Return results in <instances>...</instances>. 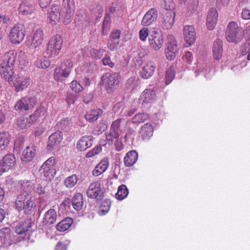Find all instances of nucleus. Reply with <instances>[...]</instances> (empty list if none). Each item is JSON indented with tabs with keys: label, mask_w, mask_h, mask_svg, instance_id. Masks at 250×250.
Instances as JSON below:
<instances>
[{
	"label": "nucleus",
	"mask_w": 250,
	"mask_h": 250,
	"mask_svg": "<svg viewBox=\"0 0 250 250\" xmlns=\"http://www.w3.org/2000/svg\"><path fill=\"white\" fill-rule=\"evenodd\" d=\"M48 15L49 22L52 25H55L59 22L61 17L59 6L57 5H52Z\"/></svg>",
	"instance_id": "bb28decb"
},
{
	"label": "nucleus",
	"mask_w": 250,
	"mask_h": 250,
	"mask_svg": "<svg viewBox=\"0 0 250 250\" xmlns=\"http://www.w3.org/2000/svg\"><path fill=\"white\" fill-rule=\"evenodd\" d=\"M82 70L84 74L83 82L85 84H89V74H91L93 71V69H92V66L90 64H85L82 67Z\"/></svg>",
	"instance_id": "a19ab883"
},
{
	"label": "nucleus",
	"mask_w": 250,
	"mask_h": 250,
	"mask_svg": "<svg viewBox=\"0 0 250 250\" xmlns=\"http://www.w3.org/2000/svg\"><path fill=\"white\" fill-rule=\"evenodd\" d=\"M57 219L56 211L53 209H50L46 211L43 217V224L46 227L54 224Z\"/></svg>",
	"instance_id": "c756f323"
},
{
	"label": "nucleus",
	"mask_w": 250,
	"mask_h": 250,
	"mask_svg": "<svg viewBox=\"0 0 250 250\" xmlns=\"http://www.w3.org/2000/svg\"><path fill=\"white\" fill-rule=\"evenodd\" d=\"M32 187L31 181L23 182L21 188L25 192L19 195L16 201V208L19 211L24 210L26 214H30L36 209L35 198L31 195L27 193Z\"/></svg>",
	"instance_id": "f257e3e1"
},
{
	"label": "nucleus",
	"mask_w": 250,
	"mask_h": 250,
	"mask_svg": "<svg viewBox=\"0 0 250 250\" xmlns=\"http://www.w3.org/2000/svg\"><path fill=\"white\" fill-rule=\"evenodd\" d=\"M62 139V134L61 132L57 131L51 134L49 137L47 145L48 150L52 151L58 148Z\"/></svg>",
	"instance_id": "412c9836"
},
{
	"label": "nucleus",
	"mask_w": 250,
	"mask_h": 250,
	"mask_svg": "<svg viewBox=\"0 0 250 250\" xmlns=\"http://www.w3.org/2000/svg\"><path fill=\"white\" fill-rule=\"evenodd\" d=\"M43 39V31L41 29H37L34 31L32 35L27 38L26 44L30 49H35L42 44Z\"/></svg>",
	"instance_id": "9d476101"
},
{
	"label": "nucleus",
	"mask_w": 250,
	"mask_h": 250,
	"mask_svg": "<svg viewBox=\"0 0 250 250\" xmlns=\"http://www.w3.org/2000/svg\"><path fill=\"white\" fill-rule=\"evenodd\" d=\"M31 117H21L17 120V125L21 129H24L30 127L33 123Z\"/></svg>",
	"instance_id": "ea45409f"
},
{
	"label": "nucleus",
	"mask_w": 250,
	"mask_h": 250,
	"mask_svg": "<svg viewBox=\"0 0 250 250\" xmlns=\"http://www.w3.org/2000/svg\"><path fill=\"white\" fill-rule=\"evenodd\" d=\"M9 143L8 134L5 132L0 133V151L6 148Z\"/></svg>",
	"instance_id": "49530a36"
},
{
	"label": "nucleus",
	"mask_w": 250,
	"mask_h": 250,
	"mask_svg": "<svg viewBox=\"0 0 250 250\" xmlns=\"http://www.w3.org/2000/svg\"><path fill=\"white\" fill-rule=\"evenodd\" d=\"M38 102L37 98L34 96H26L18 101L15 105L17 111H26L33 108Z\"/></svg>",
	"instance_id": "9b49d317"
},
{
	"label": "nucleus",
	"mask_w": 250,
	"mask_h": 250,
	"mask_svg": "<svg viewBox=\"0 0 250 250\" xmlns=\"http://www.w3.org/2000/svg\"><path fill=\"white\" fill-rule=\"evenodd\" d=\"M239 27L235 21L229 23L226 31L227 40L230 42L237 43L241 41L242 37L239 34Z\"/></svg>",
	"instance_id": "6e6552de"
},
{
	"label": "nucleus",
	"mask_w": 250,
	"mask_h": 250,
	"mask_svg": "<svg viewBox=\"0 0 250 250\" xmlns=\"http://www.w3.org/2000/svg\"><path fill=\"white\" fill-rule=\"evenodd\" d=\"M34 10V6L28 1L22 2L19 8V13L22 15L31 14Z\"/></svg>",
	"instance_id": "4c0bfd02"
},
{
	"label": "nucleus",
	"mask_w": 250,
	"mask_h": 250,
	"mask_svg": "<svg viewBox=\"0 0 250 250\" xmlns=\"http://www.w3.org/2000/svg\"><path fill=\"white\" fill-rule=\"evenodd\" d=\"M70 87L72 91L75 93H79L83 91V86L77 81L74 80L70 83Z\"/></svg>",
	"instance_id": "13d9d810"
},
{
	"label": "nucleus",
	"mask_w": 250,
	"mask_h": 250,
	"mask_svg": "<svg viewBox=\"0 0 250 250\" xmlns=\"http://www.w3.org/2000/svg\"><path fill=\"white\" fill-rule=\"evenodd\" d=\"M46 112L45 107L43 106H40L30 116L31 119H32L33 123L43 118L45 116Z\"/></svg>",
	"instance_id": "c9c22d12"
},
{
	"label": "nucleus",
	"mask_w": 250,
	"mask_h": 250,
	"mask_svg": "<svg viewBox=\"0 0 250 250\" xmlns=\"http://www.w3.org/2000/svg\"><path fill=\"white\" fill-rule=\"evenodd\" d=\"M175 71L173 67H169L166 71L165 83L169 84L175 78Z\"/></svg>",
	"instance_id": "864d4df0"
},
{
	"label": "nucleus",
	"mask_w": 250,
	"mask_h": 250,
	"mask_svg": "<svg viewBox=\"0 0 250 250\" xmlns=\"http://www.w3.org/2000/svg\"><path fill=\"white\" fill-rule=\"evenodd\" d=\"M21 240V237H17V235H12L8 228H4L0 230V248H7Z\"/></svg>",
	"instance_id": "20e7f679"
},
{
	"label": "nucleus",
	"mask_w": 250,
	"mask_h": 250,
	"mask_svg": "<svg viewBox=\"0 0 250 250\" xmlns=\"http://www.w3.org/2000/svg\"><path fill=\"white\" fill-rule=\"evenodd\" d=\"M87 196L92 199H99L103 196V191L101 184L98 181L91 183L87 190Z\"/></svg>",
	"instance_id": "dca6fc26"
},
{
	"label": "nucleus",
	"mask_w": 250,
	"mask_h": 250,
	"mask_svg": "<svg viewBox=\"0 0 250 250\" xmlns=\"http://www.w3.org/2000/svg\"><path fill=\"white\" fill-rule=\"evenodd\" d=\"M73 221L71 218H66L59 223L56 226L57 229L61 232L67 230L72 225Z\"/></svg>",
	"instance_id": "e433bc0d"
},
{
	"label": "nucleus",
	"mask_w": 250,
	"mask_h": 250,
	"mask_svg": "<svg viewBox=\"0 0 250 250\" xmlns=\"http://www.w3.org/2000/svg\"><path fill=\"white\" fill-rule=\"evenodd\" d=\"M62 39L59 35L52 37L49 41L45 52L50 58H54L60 53L62 45Z\"/></svg>",
	"instance_id": "7ed1b4c3"
},
{
	"label": "nucleus",
	"mask_w": 250,
	"mask_h": 250,
	"mask_svg": "<svg viewBox=\"0 0 250 250\" xmlns=\"http://www.w3.org/2000/svg\"><path fill=\"white\" fill-rule=\"evenodd\" d=\"M109 167L108 159L107 158L103 159L96 166L92 171L94 176H98L104 172Z\"/></svg>",
	"instance_id": "c85d7f7f"
},
{
	"label": "nucleus",
	"mask_w": 250,
	"mask_h": 250,
	"mask_svg": "<svg viewBox=\"0 0 250 250\" xmlns=\"http://www.w3.org/2000/svg\"><path fill=\"white\" fill-rule=\"evenodd\" d=\"M102 62L104 65H108L110 67H113L114 66V63L111 62L109 55L107 54H106L103 59Z\"/></svg>",
	"instance_id": "0e129e2a"
},
{
	"label": "nucleus",
	"mask_w": 250,
	"mask_h": 250,
	"mask_svg": "<svg viewBox=\"0 0 250 250\" xmlns=\"http://www.w3.org/2000/svg\"><path fill=\"white\" fill-rule=\"evenodd\" d=\"M102 150V148L100 146H96L91 150L89 151L86 154V158H91L98 154Z\"/></svg>",
	"instance_id": "052dcab7"
},
{
	"label": "nucleus",
	"mask_w": 250,
	"mask_h": 250,
	"mask_svg": "<svg viewBox=\"0 0 250 250\" xmlns=\"http://www.w3.org/2000/svg\"><path fill=\"white\" fill-rule=\"evenodd\" d=\"M148 118V116L147 114L138 113L136 114L131 119V122L133 123H140L144 122Z\"/></svg>",
	"instance_id": "603ef678"
},
{
	"label": "nucleus",
	"mask_w": 250,
	"mask_h": 250,
	"mask_svg": "<svg viewBox=\"0 0 250 250\" xmlns=\"http://www.w3.org/2000/svg\"><path fill=\"white\" fill-rule=\"evenodd\" d=\"M55 159L53 157H51L44 162L41 168L44 169H55Z\"/></svg>",
	"instance_id": "8fccbe9b"
},
{
	"label": "nucleus",
	"mask_w": 250,
	"mask_h": 250,
	"mask_svg": "<svg viewBox=\"0 0 250 250\" xmlns=\"http://www.w3.org/2000/svg\"><path fill=\"white\" fill-rule=\"evenodd\" d=\"M128 194V190L125 185H120L118 188V191L116 194L117 199L122 200L125 198Z\"/></svg>",
	"instance_id": "79ce46f5"
},
{
	"label": "nucleus",
	"mask_w": 250,
	"mask_h": 250,
	"mask_svg": "<svg viewBox=\"0 0 250 250\" xmlns=\"http://www.w3.org/2000/svg\"><path fill=\"white\" fill-rule=\"evenodd\" d=\"M105 52V50L104 49H96L92 48L90 50V54L93 58L100 59Z\"/></svg>",
	"instance_id": "4d7b16f0"
},
{
	"label": "nucleus",
	"mask_w": 250,
	"mask_h": 250,
	"mask_svg": "<svg viewBox=\"0 0 250 250\" xmlns=\"http://www.w3.org/2000/svg\"><path fill=\"white\" fill-rule=\"evenodd\" d=\"M25 28L22 24H16L10 29L9 38L11 42L14 44L21 43L25 37Z\"/></svg>",
	"instance_id": "423d86ee"
},
{
	"label": "nucleus",
	"mask_w": 250,
	"mask_h": 250,
	"mask_svg": "<svg viewBox=\"0 0 250 250\" xmlns=\"http://www.w3.org/2000/svg\"><path fill=\"white\" fill-rule=\"evenodd\" d=\"M40 171L41 174H43L44 177L46 178V180H50L52 178L55 173L56 170L55 169H42V168H40Z\"/></svg>",
	"instance_id": "5fc2aeb1"
},
{
	"label": "nucleus",
	"mask_w": 250,
	"mask_h": 250,
	"mask_svg": "<svg viewBox=\"0 0 250 250\" xmlns=\"http://www.w3.org/2000/svg\"><path fill=\"white\" fill-rule=\"evenodd\" d=\"M72 202V206L75 210L77 211L81 210L83 204L82 194L80 193H76L73 197Z\"/></svg>",
	"instance_id": "f704fd0d"
},
{
	"label": "nucleus",
	"mask_w": 250,
	"mask_h": 250,
	"mask_svg": "<svg viewBox=\"0 0 250 250\" xmlns=\"http://www.w3.org/2000/svg\"><path fill=\"white\" fill-rule=\"evenodd\" d=\"M183 34L184 41L187 46L193 45L196 39V34L194 27L191 25L184 26Z\"/></svg>",
	"instance_id": "2eb2a0df"
},
{
	"label": "nucleus",
	"mask_w": 250,
	"mask_h": 250,
	"mask_svg": "<svg viewBox=\"0 0 250 250\" xmlns=\"http://www.w3.org/2000/svg\"><path fill=\"white\" fill-rule=\"evenodd\" d=\"M62 16H64L63 22L65 24L69 23L73 16L75 10L74 0H63Z\"/></svg>",
	"instance_id": "ddd939ff"
},
{
	"label": "nucleus",
	"mask_w": 250,
	"mask_h": 250,
	"mask_svg": "<svg viewBox=\"0 0 250 250\" xmlns=\"http://www.w3.org/2000/svg\"><path fill=\"white\" fill-rule=\"evenodd\" d=\"M218 13L216 9L211 8L208 11L207 17L206 25L209 30H213L218 21Z\"/></svg>",
	"instance_id": "b1692460"
},
{
	"label": "nucleus",
	"mask_w": 250,
	"mask_h": 250,
	"mask_svg": "<svg viewBox=\"0 0 250 250\" xmlns=\"http://www.w3.org/2000/svg\"><path fill=\"white\" fill-rule=\"evenodd\" d=\"M36 154V148L34 145H30L26 147L22 152L21 159L26 162H30Z\"/></svg>",
	"instance_id": "cd10ccee"
},
{
	"label": "nucleus",
	"mask_w": 250,
	"mask_h": 250,
	"mask_svg": "<svg viewBox=\"0 0 250 250\" xmlns=\"http://www.w3.org/2000/svg\"><path fill=\"white\" fill-rule=\"evenodd\" d=\"M138 158V153L135 150H131L127 152L124 158L125 165L126 167H131L134 165Z\"/></svg>",
	"instance_id": "7c9ffc66"
},
{
	"label": "nucleus",
	"mask_w": 250,
	"mask_h": 250,
	"mask_svg": "<svg viewBox=\"0 0 250 250\" xmlns=\"http://www.w3.org/2000/svg\"><path fill=\"white\" fill-rule=\"evenodd\" d=\"M250 51V39L242 46L241 48V53L243 55L249 54Z\"/></svg>",
	"instance_id": "e2e57ef3"
},
{
	"label": "nucleus",
	"mask_w": 250,
	"mask_h": 250,
	"mask_svg": "<svg viewBox=\"0 0 250 250\" xmlns=\"http://www.w3.org/2000/svg\"><path fill=\"white\" fill-rule=\"evenodd\" d=\"M155 63L152 61L144 62L140 72L141 77L144 79H147L151 77L155 72Z\"/></svg>",
	"instance_id": "a211bd4d"
},
{
	"label": "nucleus",
	"mask_w": 250,
	"mask_h": 250,
	"mask_svg": "<svg viewBox=\"0 0 250 250\" xmlns=\"http://www.w3.org/2000/svg\"><path fill=\"white\" fill-rule=\"evenodd\" d=\"M153 128L149 123L144 124L140 131V135L144 140L149 139L153 135Z\"/></svg>",
	"instance_id": "473e14b6"
},
{
	"label": "nucleus",
	"mask_w": 250,
	"mask_h": 250,
	"mask_svg": "<svg viewBox=\"0 0 250 250\" xmlns=\"http://www.w3.org/2000/svg\"><path fill=\"white\" fill-rule=\"evenodd\" d=\"M15 162L16 158L14 155L10 154L5 155L0 161V176L12 168Z\"/></svg>",
	"instance_id": "aec40b11"
},
{
	"label": "nucleus",
	"mask_w": 250,
	"mask_h": 250,
	"mask_svg": "<svg viewBox=\"0 0 250 250\" xmlns=\"http://www.w3.org/2000/svg\"><path fill=\"white\" fill-rule=\"evenodd\" d=\"M156 99V94L153 88L145 89L141 94L139 102L144 106L146 104L153 103Z\"/></svg>",
	"instance_id": "6ab92c4d"
},
{
	"label": "nucleus",
	"mask_w": 250,
	"mask_h": 250,
	"mask_svg": "<svg viewBox=\"0 0 250 250\" xmlns=\"http://www.w3.org/2000/svg\"><path fill=\"white\" fill-rule=\"evenodd\" d=\"M149 35V32L147 27H143L139 31V38L142 41H146Z\"/></svg>",
	"instance_id": "bf43d9fd"
},
{
	"label": "nucleus",
	"mask_w": 250,
	"mask_h": 250,
	"mask_svg": "<svg viewBox=\"0 0 250 250\" xmlns=\"http://www.w3.org/2000/svg\"><path fill=\"white\" fill-rule=\"evenodd\" d=\"M178 47L177 41L175 39L172 38L168 43L167 48L165 50L167 59L170 61L174 60L178 53Z\"/></svg>",
	"instance_id": "4be33fe9"
},
{
	"label": "nucleus",
	"mask_w": 250,
	"mask_h": 250,
	"mask_svg": "<svg viewBox=\"0 0 250 250\" xmlns=\"http://www.w3.org/2000/svg\"><path fill=\"white\" fill-rule=\"evenodd\" d=\"M93 137L91 135L82 136L77 143V148L80 151H85L93 144Z\"/></svg>",
	"instance_id": "5701e85b"
},
{
	"label": "nucleus",
	"mask_w": 250,
	"mask_h": 250,
	"mask_svg": "<svg viewBox=\"0 0 250 250\" xmlns=\"http://www.w3.org/2000/svg\"><path fill=\"white\" fill-rule=\"evenodd\" d=\"M161 6L167 12L174 11L175 3L173 0H162Z\"/></svg>",
	"instance_id": "de8ad7c7"
},
{
	"label": "nucleus",
	"mask_w": 250,
	"mask_h": 250,
	"mask_svg": "<svg viewBox=\"0 0 250 250\" xmlns=\"http://www.w3.org/2000/svg\"><path fill=\"white\" fill-rule=\"evenodd\" d=\"M175 15V11L167 12L163 14L160 21V27L164 30L172 28L174 23Z\"/></svg>",
	"instance_id": "f3484780"
},
{
	"label": "nucleus",
	"mask_w": 250,
	"mask_h": 250,
	"mask_svg": "<svg viewBox=\"0 0 250 250\" xmlns=\"http://www.w3.org/2000/svg\"><path fill=\"white\" fill-rule=\"evenodd\" d=\"M181 4H185L187 2L186 6L189 11H194L198 5V0H178Z\"/></svg>",
	"instance_id": "a18cd8bd"
},
{
	"label": "nucleus",
	"mask_w": 250,
	"mask_h": 250,
	"mask_svg": "<svg viewBox=\"0 0 250 250\" xmlns=\"http://www.w3.org/2000/svg\"><path fill=\"white\" fill-rule=\"evenodd\" d=\"M102 113L103 111L100 109L90 110L86 113L84 117L87 121L93 122L96 121Z\"/></svg>",
	"instance_id": "72a5a7b5"
},
{
	"label": "nucleus",
	"mask_w": 250,
	"mask_h": 250,
	"mask_svg": "<svg viewBox=\"0 0 250 250\" xmlns=\"http://www.w3.org/2000/svg\"><path fill=\"white\" fill-rule=\"evenodd\" d=\"M124 104L122 102L117 103L113 107V111L116 114L121 113L123 110Z\"/></svg>",
	"instance_id": "69168bd1"
},
{
	"label": "nucleus",
	"mask_w": 250,
	"mask_h": 250,
	"mask_svg": "<svg viewBox=\"0 0 250 250\" xmlns=\"http://www.w3.org/2000/svg\"><path fill=\"white\" fill-rule=\"evenodd\" d=\"M9 83L14 87L16 92H21L30 85V78L27 75H23L21 73H20L17 76H15Z\"/></svg>",
	"instance_id": "39448f33"
},
{
	"label": "nucleus",
	"mask_w": 250,
	"mask_h": 250,
	"mask_svg": "<svg viewBox=\"0 0 250 250\" xmlns=\"http://www.w3.org/2000/svg\"><path fill=\"white\" fill-rule=\"evenodd\" d=\"M119 43V42L109 39L107 43L108 48L112 51L114 50L117 48Z\"/></svg>",
	"instance_id": "680f3d73"
},
{
	"label": "nucleus",
	"mask_w": 250,
	"mask_h": 250,
	"mask_svg": "<svg viewBox=\"0 0 250 250\" xmlns=\"http://www.w3.org/2000/svg\"><path fill=\"white\" fill-rule=\"evenodd\" d=\"M110 202L108 200H105L101 204L99 209V214L101 215H104L109 210L110 208Z\"/></svg>",
	"instance_id": "3c124183"
},
{
	"label": "nucleus",
	"mask_w": 250,
	"mask_h": 250,
	"mask_svg": "<svg viewBox=\"0 0 250 250\" xmlns=\"http://www.w3.org/2000/svg\"><path fill=\"white\" fill-rule=\"evenodd\" d=\"M124 4L121 2L112 3L109 8L111 13H115L118 16L120 15L124 12Z\"/></svg>",
	"instance_id": "58836bf2"
},
{
	"label": "nucleus",
	"mask_w": 250,
	"mask_h": 250,
	"mask_svg": "<svg viewBox=\"0 0 250 250\" xmlns=\"http://www.w3.org/2000/svg\"><path fill=\"white\" fill-rule=\"evenodd\" d=\"M241 17L244 20H250V10L246 8L243 9L241 12Z\"/></svg>",
	"instance_id": "774afa93"
},
{
	"label": "nucleus",
	"mask_w": 250,
	"mask_h": 250,
	"mask_svg": "<svg viewBox=\"0 0 250 250\" xmlns=\"http://www.w3.org/2000/svg\"><path fill=\"white\" fill-rule=\"evenodd\" d=\"M123 120L117 119L114 121L110 127L109 133L106 134V140L108 143H112L113 138H118L120 137L123 132L122 123Z\"/></svg>",
	"instance_id": "4468645a"
},
{
	"label": "nucleus",
	"mask_w": 250,
	"mask_h": 250,
	"mask_svg": "<svg viewBox=\"0 0 250 250\" xmlns=\"http://www.w3.org/2000/svg\"><path fill=\"white\" fill-rule=\"evenodd\" d=\"M35 65L39 68L44 69L50 65L49 61L45 57H40L35 62Z\"/></svg>",
	"instance_id": "c03bdc74"
},
{
	"label": "nucleus",
	"mask_w": 250,
	"mask_h": 250,
	"mask_svg": "<svg viewBox=\"0 0 250 250\" xmlns=\"http://www.w3.org/2000/svg\"><path fill=\"white\" fill-rule=\"evenodd\" d=\"M19 66L23 69L26 67L29 63L28 56L24 52H21L19 56Z\"/></svg>",
	"instance_id": "09e8293b"
},
{
	"label": "nucleus",
	"mask_w": 250,
	"mask_h": 250,
	"mask_svg": "<svg viewBox=\"0 0 250 250\" xmlns=\"http://www.w3.org/2000/svg\"><path fill=\"white\" fill-rule=\"evenodd\" d=\"M16 58L17 53L14 50L9 51L2 57V62L0 65V74L8 83L13 78L14 64Z\"/></svg>",
	"instance_id": "f03ea898"
},
{
	"label": "nucleus",
	"mask_w": 250,
	"mask_h": 250,
	"mask_svg": "<svg viewBox=\"0 0 250 250\" xmlns=\"http://www.w3.org/2000/svg\"><path fill=\"white\" fill-rule=\"evenodd\" d=\"M112 143H108V144L109 145H112L114 143L115 149L117 151H120L123 149L124 145L122 141L121 137H118V138H113L112 139Z\"/></svg>",
	"instance_id": "6e6d98bb"
},
{
	"label": "nucleus",
	"mask_w": 250,
	"mask_h": 250,
	"mask_svg": "<svg viewBox=\"0 0 250 250\" xmlns=\"http://www.w3.org/2000/svg\"><path fill=\"white\" fill-rule=\"evenodd\" d=\"M77 182V176L76 174H72L65 179L64 185L67 188H70L74 187Z\"/></svg>",
	"instance_id": "37998d69"
},
{
	"label": "nucleus",
	"mask_w": 250,
	"mask_h": 250,
	"mask_svg": "<svg viewBox=\"0 0 250 250\" xmlns=\"http://www.w3.org/2000/svg\"><path fill=\"white\" fill-rule=\"evenodd\" d=\"M92 12L96 17L100 18L102 17L103 9L101 5L98 4L95 8L93 9Z\"/></svg>",
	"instance_id": "338daca9"
},
{
	"label": "nucleus",
	"mask_w": 250,
	"mask_h": 250,
	"mask_svg": "<svg viewBox=\"0 0 250 250\" xmlns=\"http://www.w3.org/2000/svg\"><path fill=\"white\" fill-rule=\"evenodd\" d=\"M31 227V220L29 219H25L23 221L19 222L15 227V232L17 237L19 235H22L26 232ZM21 237V236H20ZM23 238L21 236V239Z\"/></svg>",
	"instance_id": "a878e982"
},
{
	"label": "nucleus",
	"mask_w": 250,
	"mask_h": 250,
	"mask_svg": "<svg viewBox=\"0 0 250 250\" xmlns=\"http://www.w3.org/2000/svg\"><path fill=\"white\" fill-rule=\"evenodd\" d=\"M164 39V36L160 30L153 29L149 31V44L154 50H158L162 47Z\"/></svg>",
	"instance_id": "1a4fd4ad"
},
{
	"label": "nucleus",
	"mask_w": 250,
	"mask_h": 250,
	"mask_svg": "<svg viewBox=\"0 0 250 250\" xmlns=\"http://www.w3.org/2000/svg\"><path fill=\"white\" fill-rule=\"evenodd\" d=\"M119 78L118 73H107L102 76L100 83L104 87L108 93H111L117 85Z\"/></svg>",
	"instance_id": "0eeeda50"
},
{
	"label": "nucleus",
	"mask_w": 250,
	"mask_h": 250,
	"mask_svg": "<svg viewBox=\"0 0 250 250\" xmlns=\"http://www.w3.org/2000/svg\"><path fill=\"white\" fill-rule=\"evenodd\" d=\"M73 65L71 61H66L60 67L56 68L54 71V78L57 81H62L63 78L68 77Z\"/></svg>",
	"instance_id": "f8f14e48"
},
{
	"label": "nucleus",
	"mask_w": 250,
	"mask_h": 250,
	"mask_svg": "<svg viewBox=\"0 0 250 250\" xmlns=\"http://www.w3.org/2000/svg\"><path fill=\"white\" fill-rule=\"evenodd\" d=\"M158 15L157 10L155 8H151L144 15L141 21V24L144 26L150 25L157 19Z\"/></svg>",
	"instance_id": "393cba45"
},
{
	"label": "nucleus",
	"mask_w": 250,
	"mask_h": 250,
	"mask_svg": "<svg viewBox=\"0 0 250 250\" xmlns=\"http://www.w3.org/2000/svg\"><path fill=\"white\" fill-rule=\"evenodd\" d=\"M222 42L217 39L214 42L212 47L213 56L215 60H219L222 56Z\"/></svg>",
	"instance_id": "2f4dec72"
}]
</instances>
